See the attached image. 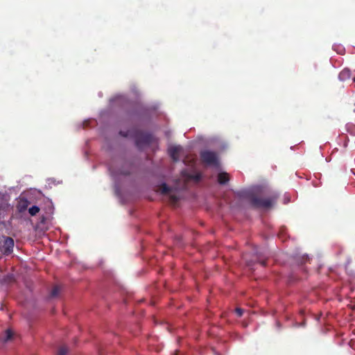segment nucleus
I'll use <instances>...</instances> for the list:
<instances>
[{
	"mask_svg": "<svg viewBox=\"0 0 355 355\" xmlns=\"http://www.w3.org/2000/svg\"><path fill=\"white\" fill-rule=\"evenodd\" d=\"M119 135L123 137H132L135 139L136 146L141 149L156 141L155 137L150 133L144 132L136 128L129 130L126 132L120 131Z\"/></svg>",
	"mask_w": 355,
	"mask_h": 355,
	"instance_id": "f257e3e1",
	"label": "nucleus"
},
{
	"mask_svg": "<svg viewBox=\"0 0 355 355\" xmlns=\"http://www.w3.org/2000/svg\"><path fill=\"white\" fill-rule=\"evenodd\" d=\"M250 204L256 208H270L276 202L277 196L274 195L270 198H261L256 195H250L249 196Z\"/></svg>",
	"mask_w": 355,
	"mask_h": 355,
	"instance_id": "f03ea898",
	"label": "nucleus"
},
{
	"mask_svg": "<svg viewBox=\"0 0 355 355\" xmlns=\"http://www.w3.org/2000/svg\"><path fill=\"white\" fill-rule=\"evenodd\" d=\"M14 240L9 236H3L0 242V258L3 255H9L13 251Z\"/></svg>",
	"mask_w": 355,
	"mask_h": 355,
	"instance_id": "7ed1b4c3",
	"label": "nucleus"
},
{
	"mask_svg": "<svg viewBox=\"0 0 355 355\" xmlns=\"http://www.w3.org/2000/svg\"><path fill=\"white\" fill-rule=\"evenodd\" d=\"M200 158L205 164L207 165L218 166V159L217 154L210 150H202L200 152Z\"/></svg>",
	"mask_w": 355,
	"mask_h": 355,
	"instance_id": "20e7f679",
	"label": "nucleus"
},
{
	"mask_svg": "<svg viewBox=\"0 0 355 355\" xmlns=\"http://www.w3.org/2000/svg\"><path fill=\"white\" fill-rule=\"evenodd\" d=\"M171 189L165 183L161 184L159 187V191L163 195H168L170 202L173 204H175L179 200V198L175 195L171 193Z\"/></svg>",
	"mask_w": 355,
	"mask_h": 355,
	"instance_id": "39448f33",
	"label": "nucleus"
},
{
	"mask_svg": "<svg viewBox=\"0 0 355 355\" xmlns=\"http://www.w3.org/2000/svg\"><path fill=\"white\" fill-rule=\"evenodd\" d=\"M181 176L185 180L186 182L193 180L196 182H198L202 178V174L200 172L192 174L187 170H183L181 172Z\"/></svg>",
	"mask_w": 355,
	"mask_h": 355,
	"instance_id": "423d86ee",
	"label": "nucleus"
},
{
	"mask_svg": "<svg viewBox=\"0 0 355 355\" xmlns=\"http://www.w3.org/2000/svg\"><path fill=\"white\" fill-rule=\"evenodd\" d=\"M182 150V148L180 146H171L168 148L169 155L174 162L179 160V155Z\"/></svg>",
	"mask_w": 355,
	"mask_h": 355,
	"instance_id": "0eeeda50",
	"label": "nucleus"
},
{
	"mask_svg": "<svg viewBox=\"0 0 355 355\" xmlns=\"http://www.w3.org/2000/svg\"><path fill=\"white\" fill-rule=\"evenodd\" d=\"M29 203L30 202L28 200L21 199L17 205V209L18 211L22 213L24 211H26L28 207Z\"/></svg>",
	"mask_w": 355,
	"mask_h": 355,
	"instance_id": "6e6552de",
	"label": "nucleus"
},
{
	"mask_svg": "<svg viewBox=\"0 0 355 355\" xmlns=\"http://www.w3.org/2000/svg\"><path fill=\"white\" fill-rule=\"evenodd\" d=\"M230 180V177L228 173L225 172H221L218 175V182L220 184H225L227 183Z\"/></svg>",
	"mask_w": 355,
	"mask_h": 355,
	"instance_id": "1a4fd4ad",
	"label": "nucleus"
},
{
	"mask_svg": "<svg viewBox=\"0 0 355 355\" xmlns=\"http://www.w3.org/2000/svg\"><path fill=\"white\" fill-rule=\"evenodd\" d=\"M68 347L66 345H62L60 346L59 348L58 349L56 355H67L68 354Z\"/></svg>",
	"mask_w": 355,
	"mask_h": 355,
	"instance_id": "9d476101",
	"label": "nucleus"
},
{
	"mask_svg": "<svg viewBox=\"0 0 355 355\" xmlns=\"http://www.w3.org/2000/svg\"><path fill=\"white\" fill-rule=\"evenodd\" d=\"M40 209L39 207L34 205L28 209V213L31 216H35L37 213H39Z\"/></svg>",
	"mask_w": 355,
	"mask_h": 355,
	"instance_id": "9b49d317",
	"label": "nucleus"
},
{
	"mask_svg": "<svg viewBox=\"0 0 355 355\" xmlns=\"http://www.w3.org/2000/svg\"><path fill=\"white\" fill-rule=\"evenodd\" d=\"M59 293H60V287L58 286H55L51 290V293H50V297H55L58 295Z\"/></svg>",
	"mask_w": 355,
	"mask_h": 355,
	"instance_id": "f8f14e48",
	"label": "nucleus"
},
{
	"mask_svg": "<svg viewBox=\"0 0 355 355\" xmlns=\"http://www.w3.org/2000/svg\"><path fill=\"white\" fill-rule=\"evenodd\" d=\"M15 335L16 334H6V336L3 338V342L6 343V342L12 340Z\"/></svg>",
	"mask_w": 355,
	"mask_h": 355,
	"instance_id": "ddd939ff",
	"label": "nucleus"
},
{
	"mask_svg": "<svg viewBox=\"0 0 355 355\" xmlns=\"http://www.w3.org/2000/svg\"><path fill=\"white\" fill-rule=\"evenodd\" d=\"M235 313L236 314V315L238 317H241L243 315V309H242L241 308H236L235 309Z\"/></svg>",
	"mask_w": 355,
	"mask_h": 355,
	"instance_id": "4468645a",
	"label": "nucleus"
},
{
	"mask_svg": "<svg viewBox=\"0 0 355 355\" xmlns=\"http://www.w3.org/2000/svg\"><path fill=\"white\" fill-rule=\"evenodd\" d=\"M120 174H122V175H128L130 174V171H121L119 172Z\"/></svg>",
	"mask_w": 355,
	"mask_h": 355,
	"instance_id": "2eb2a0df",
	"label": "nucleus"
},
{
	"mask_svg": "<svg viewBox=\"0 0 355 355\" xmlns=\"http://www.w3.org/2000/svg\"><path fill=\"white\" fill-rule=\"evenodd\" d=\"M259 262L263 266H266V261L265 260L259 261Z\"/></svg>",
	"mask_w": 355,
	"mask_h": 355,
	"instance_id": "dca6fc26",
	"label": "nucleus"
},
{
	"mask_svg": "<svg viewBox=\"0 0 355 355\" xmlns=\"http://www.w3.org/2000/svg\"><path fill=\"white\" fill-rule=\"evenodd\" d=\"M4 333L8 334V333H13L10 329H7L4 331Z\"/></svg>",
	"mask_w": 355,
	"mask_h": 355,
	"instance_id": "f3484780",
	"label": "nucleus"
},
{
	"mask_svg": "<svg viewBox=\"0 0 355 355\" xmlns=\"http://www.w3.org/2000/svg\"><path fill=\"white\" fill-rule=\"evenodd\" d=\"M166 326H167V329H168V331H171V329H169L168 325V324H166Z\"/></svg>",
	"mask_w": 355,
	"mask_h": 355,
	"instance_id": "a211bd4d",
	"label": "nucleus"
},
{
	"mask_svg": "<svg viewBox=\"0 0 355 355\" xmlns=\"http://www.w3.org/2000/svg\"><path fill=\"white\" fill-rule=\"evenodd\" d=\"M173 355H178V352L176 351Z\"/></svg>",
	"mask_w": 355,
	"mask_h": 355,
	"instance_id": "6ab92c4d",
	"label": "nucleus"
},
{
	"mask_svg": "<svg viewBox=\"0 0 355 355\" xmlns=\"http://www.w3.org/2000/svg\"><path fill=\"white\" fill-rule=\"evenodd\" d=\"M354 81L355 82V78H354Z\"/></svg>",
	"mask_w": 355,
	"mask_h": 355,
	"instance_id": "aec40b11",
	"label": "nucleus"
}]
</instances>
